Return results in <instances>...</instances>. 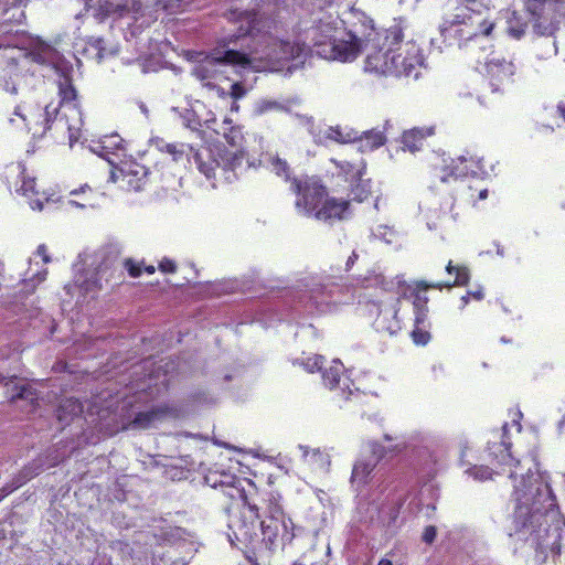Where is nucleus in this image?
I'll return each mask as SVG.
<instances>
[{
	"label": "nucleus",
	"instance_id": "obj_1",
	"mask_svg": "<svg viewBox=\"0 0 565 565\" xmlns=\"http://www.w3.org/2000/svg\"><path fill=\"white\" fill-rule=\"evenodd\" d=\"M509 425L505 423L495 439L488 441L489 456L499 465L508 466L513 481L515 501L513 523L516 532H527L536 548L561 555L565 520L559 518L556 497L529 458L515 459L511 454Z\"/></svg>",
	"mask_w": 565,
	"mask_h": 565
},
{
	"label": "nucleus",
	"instance_id": "obj_2",
	"mask_svg": "<svg viewBox=\"0 0 565 565\" xmlns=\"http://www.w3.org/2000/svg\"><path fill=\"white\" fill-rule=\"evenodd\" d=\"M205 481L212 488L220 489L233 502L227 508V536L231 544L242 551L255 550L258 542L256 523L260 519L255 482L225 472L209 473Z\"/></svg>",
	"mask_w": 565,
	"mask_h": 565
},
{
	"label": "nucleus",
	"instance_id": "obj_3",
	"mask_svg": "<svg viewBox=\"0 0 565 565\" xmlns=\"http://www.w3.org/2000/svg\"><path fill=\"white\" fill-rule=\"evenodd\" d=\"M142 408L143 403L139 394L110 402L98 412L102 429L108 436L128 430H146L169 413L168 406H153L147 411Z\"/></svg>",
	"mask_w": 565,
	"mask_h": 565
},
{
	"label": "nucleus",
	"instance_id": "obj_4",
	"mask_svg": "<svg viewBox=\"0 0 565 565\" xmlns=\"http://www.w3.org/2000/svg\"><path fill=\"white\" fill-rule=\"evenodd\" d=\"M290 190L296 195L295 207L318 221L343 220L350 201L329 196L328 188L318 175L294 177Z\"/></svg>",
	"mask_w": 565,
	"mask_h": 565
},
{
	"label": "nucleus",
	"instance_id": "obj_5",
	"mask_svg": "<svg viewBox=\"0 0 565 565\" xmlns=\"http://www.w3.org/2000/svg\"><path fill=\"white\" fill-rule=\"evenodd\" d=\"M55 55L51 45H40L32 51L0 45V89L17 95L21 81L30 73L31 66L51 63Z\"/></svg>",
	"mask_w": 565,
	"mask_h": 565
},
{
	"label": "nucleus",
	"instance_id": "obj_6",
	"mask_svg": "<svg viewBox=\"0 0 565 565\" xmlns=\"http://www.w3.org/2000/svg\"><path fill=\"white\" fill-rule=\"evenodd\" d=\"M55 57L50 64L54 65V68L58 73L57 94L60 97L58 108L54 107V124L56 129L63 135L67 134L71 139L75 132H77L83 125V114L81 109V102L78 93L73 84V66L72 65H56L58 53L55 49ZM45 63L44 65H46Z\"/></svg>",
	"mask_w": 565,
	"mask_h": 565
},
{
	"label": "nucleus",
	"instance_id": "obj_7",
	"mask_svg": "<svg viewBox=\"0 0 565 565\" xmlns=\"http://www.w3.org/2000/svg\"><path fill=\"white\" fill-rule=\"evenodd\" d=\"M494 22L481 19L467 7L458 8L456 13L444 19L440 24V34L445 39L452 34L458 38L459 46H468L469 42H477L480 38L489 36Z\"/></svg>",
	"mask_w": 565,
	"mask_h": 565
},
{
	"label": "nucleus",
	"instance_id": "obj_8",
	"mask_svg": "<svg viewBox=\"0 0 565 565\" xmlns=\"http://www.w3.org/2000/svg\"><path fill=\"white\" fill-rule=\"evenodd\" d=\"M189 162L207 179L215 178L216 170L224 173L233 172L242 166L244 152L242 150H228L224 146H200L199 148L189 147Z\"/></svg>",
	"mask_w": 565,
	"mask_h": 565
},
{
	"label": "nucleus",
	"instance_id": "obj_9",
	"mask_svg": "<svg viewBox=\"0 0 565 565\" xmlns=\"http://www.w3.org/2000/svg\"><path fill=\"white\" fill-rule=\"evenodd\" d=\"M8 189L25 196L33 210L41 211L49 201L47 192L38 183L33 172H30L23 162H10L1 173Z\"/></svg>",
	"mask_w": 565,
	"mask_h": 565
},
{
	"label": "nucleus",
	"instance_id": "obj_10",
	"mask_svg": "<svg viewBox=\"0 0 565 565\" xmlns=\"http://www.w3.org/2000/svg\"><path fill=\"white\" fill-rule=\"evenodd\" d=\"M452 279L446 281L427 282L425 280L417 281L413 290H411L408 298L412 299L414 317H428V302L429 298L426 295L428 289L443 290L444 288L450 289L452 287H465L470 281V269L466 265L454 264L449 260L445 267Z\"/></svg>",
	"mask_w": 565,
	"mask_h": 565
},
{
	"label": "nucleus",
	"instance_id": "obj_11",
	"mask_svg": "<svg viewBox=\"0 0 565 565\" xmlns=\"http://www.w3.org/2000/svg\"><path fill=\"white\" fill-rule=\"evenodd\" d=\"M14 114L23 120L25 128L33 137H43L50 130L62 134L54 124L51 105L41 107L34 103H23L15 107Z\"/></svg>",
	"mask_w": 565,
	"mask_h": 565
},
{
	"label": "nucleus",
	"instance_id": "obj_12",
	"mask_svg": "<svg viewBox=\"0 0 565 565\" xmlns=\"http://www.w3.org/2000/svg\"><path fill=\"white\" fill-rule=\"evenodd\" d=\"M484 76L493 93H508L516 82V66L511 58L493 55L486 62Z\"/></svg>",
	"mask_w": 565,
	"mask_h": 565
},
{
	"label": "nucleus",
	"instance_id": "obj_13",
	"mask_svg": "<svg viewBox=\"0 0 565 565\" xmlns=\"http://www.w3.org/2000/svg\"><path fill=\"white\" fill-rule=\"evenodd\" d=\"M231 18L238 23L237 38L241 36H258L270 34L271 31H277L281 25V20L277 15H259L255 11H231Z\"/></svg>",
	"mask_w": 565,
	"mask_h": 565
},
{
	"label": "nucleus",
	"instance_id": "obj_14",
	"mask_svg": "<svg viewBox=\"0 0 565 565\" xmlns=\"http://www.w3.org/2000/svg\"><path fill=\"white\" fill-rule=\"evenodd\" d=\"M149 169L134 159L120 161L111 169V180L119 189L138 192L149 182Z\"/></svg>",
	"mask_w": 565,
	"mask_h": 565
},
{
	"label": "nucleus",
	"instance_id": "obj_15",
	"mask_svg": "<svg viewBox=\"0 0 565 565\" xmlns=\"http://www.w3.org/2000/svg\"><path fill=\"white\" fill-rule=\"evenodd\" d=\"M260 530V543L268 551L284 547L295 539V524L292 520H262Z\"/></svg>",
	"mask_w": 565,
	"mask_h": 565
},
{
	"label": "nucleus",
	"instance_id": "obj_16",
	"mask_svg": "<svg viewBox=\"0 0 565 565\" xmlns=\"http://www.w3.org/2000/svg\"><path fill=\"white\" fill-rule=\"evenodd\" d=\"M362 49V40L355 34L343 29V33L335 38L328 49H322L319 53L328 55L330 58L341 62H349L359 55Z\"/></svg>",
	"mask_w": 565,
	"mask_h": 565
},
{
	"label": "nucleus",
	"instance_id": "obj_17",
	"mask_svg": "<svg viewBox=\"0 0 565 565\" xmlns=\"http://www.w3.org/2000/svg\"><path fill=\"white\" fill-rule=\"evenodd\" d=\"M391 76L417 77L418 67L422 65V56L414 45L406 51L393 52Z\"/></svg>",
	"mask_w": 565,
	"mask_h": 565
},
{
	"label": "nucleus",
	"instance_id": "obj_18",
	"mask_svg": "<svg viewBox=\"0 0 565 565\" xmlns=\"http://www.w3.org/2000/svg\"><path fill=\"white\" fill-rule=\"evenodd\" d=\"M462 169L458 167L457 157L437 154L429 164V177L434 183L450 182L460 179Z\"/></svg>",
	"mask_w": 565,
	"mask_h": 565
},
{
	"label": "nucleus",
	"instance_id": "obj_19",
	"mask_svg": "<svg viewBox=\"0 0 565 565\" xmlns=\"http://www.w3.org/2000/svg\"><path fill=\"white\" fill-rule=\"evenodd\" d=\"M281 495L277 491H259L257 504L263 510L264 520H291L286 515Z\"/></svg>",
	"mask_w": 565,
	"mask_h": 565
},
{
	"label": "nucleus",
	"instance_id": "obj_20",
	"mask_svg": "<svg viewBox=\"0 0 565 565\" xmlns=\"http://www.w3.org/2000/svg\"><path fill=\"white\" fill-rule=\"evenodd\" d=\"M330 162L335 168V175L348 183H353L355 180L364 175L366 163L364 159L359 156L358 159H338L331 158Z\"/></svg>",
	"mask_w": 565,
	"mask_h": 565
},
{
	"label": "nucleus",
	"instance_id": "obj_21",
	"mask_svg": "<svg viewBox=\"0 0 565 565\" xmlns=\"http://www.w3.org/2000/svg\"><path fill=\"white\" fill-rule=\"evenodd\" d=\"M525 9L535 19L544 18L548 10L551 20H557L565 15V0H525Z\"/></svg>",
	"mask_w": 565,
	"mask_h": 565
},
{
	"label": "nucleus",
	"instance_id": "obj_22",
	"mask_svg": "<svg viewBox=\"0 0 565 565\" xmlns=\"http://www.w3.org/2000/svg\"><path fill=\"white\" fill-rule=\"evenodd\" d=\"M311 32L313 45L328 49L335 38L343 33V28H338L333 22L321 19L313 25Z\"/></svg>",
	"mask_w": 565,
	"mask_h": 565
},
{
	"label": "nucleus",
	"instance_id": "obj_23",
	"mask_svg": "<svg viewBox=\"0 0 565 565\" xmlns=\"http://www.w3.org/2000/svg\"><path fill=\"white\" fill-rule=\"evenodd\" d=\"M392 50L383 51L382 49L367 53L364 70L379 75H391L392 71Z\"/></svg>",
	"mask_w": 565,
	"mask_h": 565
},
{
	"label": "nucleus",
	"instance_id": "obj_24",
	"mask_svg": "<svg viewBox=\"0 0 565 565\" xmlns=\"http://www.w3.org/2000/svg\"><path fill=\"white\" fill-rule=\"evenodd\" d=\"M435 134V127H414L405 130L401 137V143L404 150L411 152L419 151L425 140Z\"/></svg>",
	"mask_w": 565,
	"mask_h": 565
},
{
	"label": "nucleus",
	"instance_id": "obj_25",
	"mask_svg": "<svg viewBox=\"0 0 565 565\" xmlns=\"http://www.w3.org/2000/svg\"><path fill=\"white\" fill-rule=\"evenodd\" d=\"M83 414V404L75 397H67L62 399L57 409L56 417L60 423L68 424L75 417Z\"/></svg>",
	"mask_w": 565,
	"mask_h": 565
},
{
	"label": "nucleus",
	"instance_id": "obj_26",
	"mask_svg": "<svg viewBox=\"0 0 565 565\" xmlns=\"http://www.w3.org/2000/svg\"><path fill=\"white\" fill-rule=\"evenodd\" d=\"M430 322L428 317H414V326L411 331V339L414 344L418 347H425L431 340Z\"/></svg>",
	"mask_w": 565,
	"mask_h": 565
},
{
	"label": "nucleus",
	"instance_id": "obj_27",
	"mask_svg": "<svg viewBox=\"0 0 565 565\" xmlns=\"http://www.w3.org/2000/svg\"><path fill=\"white\" fill-rule=\"evenodd\" d=\"M457 161L458 167L462 169V172L459 173L460 179L467 177H477L487 172L483 159L481 158H477L475 156H459L457 157Z\"/></svg>",
	"mask_w": 565,
	"mask_h": 565
},
{
	"label": "nucleus",
	"instance_id": "obj_28",
	"mask_svg": "<svg viewBox=\"0 0 565 565\" xmlns=\"http://www.w3.org/2000/svg\"><path fill=\"white\" fill-rule=\"evenodd\" d=\"M350 184V193L349 196H351V200L356 202H363L369 199V196L372 193V186H371V180L370 179H361L355 180L353 183Z\"/></svg>",
	"mask_w": 565,
	"mask_h": 565
},
{
	"label": "nucleus",
	"instance_id": "obj_29",
	"mask_svg": "<svg viewBox=\"0 0 565 565\" xmlns=\"http://www.w3.org/2000/svg\"><path fill=\"white\" fill-rule=\"evenodd\" d=\"M214 63H223L230 65H248L250 63V58L246 53L236 51V50H227L221 56H214L212 58Z\"/></svg>",
	"mask_w": 565,
	"mask_h": 565
},
{
	"label": "nucleus",
	"instance_id": "obj_30",
	"mask_svg": "<svg viewBox=\"0 0 565 565\" xmlns=\"http://www.w3.org/2000/svg\"><path fill=\"white\" fill-rule=\"evenodd\" d=\"M324 362V356L320 354H313L307 358L298 359L294 362V364L301 366L308 373H316L322 370Z\"/></svg>",
	"mask_w": 565,
	"mask_h": 565
},
{
	"label": "nucleus",
	"instance_id": "obj_31",
	"mask_svg": "<svg viewBox=\"0 0 565 565\" xmlns=\"http://www.w3.org/2000/svg\"><path fill=\"white\" fill-rule=\"evenodd\" d=\"M361 142L365 148L374 150L386 142V137L383 131L373 129L363 134Z\"/></svg>",
	"mask_w": 565,
	"mask_h": 565
},
{
	"label": "nucleus",
	"instance_id": "obj_32",
	"mask_svg": "<svg viewBox=\"0 0 565 565\" xmlns=\"http://www.w3.org/2000/svg\"><path fill=\"white\" fill-rule=\"evenodd\" d=\"M374 469V463L367 461H358L352 469L351 481L358 483H365L367 477Z\"/></svg>",
	"mask_w": 565,
	"mask_h": 565
},
{
	"label": "nucleus",
	"instance_id": "obj_33",
	"mask_svg": "<svg viewBox=\"0 0 565 565\" xmlns=\"http://www.w3.org/2000/svg\"><path fill=\"white\" fill-rule=\"evenodd\" d=\"M15 399H26L33 405L35 402H38V393L28 384L20 386L15 385L13 387V393L10 396V401L14 402Z\"/></svg>",
	"mask_w": 565,
	"mask_h": 565
},
{
	"label": "nucleus",
	"instance_id": "obj_34",
	"mask_svg": "<svg viewBox=\"0 0 565 565\" xmlns=\"http://www.w3.org/2000/svg\"><path fill=\"white\" fill-rule=\"evenodd\" d=\"M341 376H342L341 365H332L323 371L322 381H323V384L328 388L333 390V388L338 387Z\"/></svg>",
	"mask_w": 565,
	"mask_h": 565
},
{
	"label": "nucleus",
	"instance_id": "obj_35",
	"mask_svg": "<svg viewBox=\"0 0 565 565\" xmlns=\"http://www.w3.org/2000/svg\"><path fill=\"white\" fill-rule=\"evenodd\" d=\"M271 167H273L274 172L278 177L284 178L285 181H287L291 184V180L294 178L291 177V169L286 160L276 157L271 160Z\"/></svg>",
	"mask_w": 565,
	"mask_h": 565
},
{
	"label": "nucleus",
	"instance_id": "obj_36",
	"mask_svg": "<svg viewBox=\"0 0 565 565\" xmlns=\"http://www.w3.org/2000/svg\"><path fill=\"white\" fill-rule=\"evenodd\" d=\"M152 3L157 9L175 12L182 8L184 0H152Z\"/></svg>",
	"mask_w": 565,
	"mask_h": 565
},
{
	"label": "nucleus",
	"instance_id": "obj_37",
	"mask_svg": "<svg viewBox=\"0 0 565 565\" xmlns=\"http://www.w3.org/2000/svg\"><path fill=\"white\" fill-rule=\"evenodd\" d=\"M189 147H191L190 145H175V143H168L166 146V151L170 154H172L173 157V160H179L180 157L186 152V156L189 157L190 154V149Z\"/></svg>",
	"mask_w": 565,
	"mask_h": 565
},
{
	"label": "nucleus",
	"instance_id": "obj_38",
	"mask_svg": "<svg viewBox=\"0 0 565 565\" xmlns=\"http://www.w3.org/2000/svg\"><path fill=\"white\" fill-rule=\"evenodd\" d=\"M142 265H143V262L139 264V263H136L131 258H126L124 260V267L128 271L129 276L132 278H137V277L141 276V273H142L141 266Z\"/></svg>",
	"mask_w": 565,
	"mask_h": 565
},
{
	"label": "nucleus",
	"instance_id": "obj_39",
	"mask_svg": "<svg viewBox=\"0 0 565 565\" xmlns=\"http://www.w3.org/2000/svg\"><path fill=\"white\" fill-rule=\"evenodd\" d=\"M158 269L162 274H174L177 273L178 265L173 259L164 257L159 262Z\"/></svg>",
	"mask_w": 565,
	"mask_h": 565
},
{
	"label": "nucleus",
	"instance_id": "obj_40",
	"mask_svg": "<svg viewBox=\"0 0 565 565\" xmlns=\"http://www.w3.org/2000/svg\"><path fill=\"white\" fill-rule=\"evenodd\" d=\"M484 298V291L481 286L477 287L473 290H468L465 296L461 297V300L465 305L468 303L470 299H473L476 301H481Z\"/></svg>",
	"mask_w": 565,
	"mask_h": 565
},
{
	"label": "nucleus",
	"instance_id": "obj_41",
	"mask_svg": "<svg viewBox=\"0 0 565 565\" xmlns=\"http://www.w3.org/2000/svg\"><path fill=\"white\" fill-rule=\"evenodd\" d=\"M437 536V529L434 525H427L424 529L422 540L426 544H433Z\"/></svg>",
	"mask_w": 565,
	"mask_h": 565
},
{
	"label": "nucleus",
	"instance_id": "obj_42",
	"mask_svg": "<svg viewBox=\"0 0 565 565\" xmlns=\"http://www.w3.org/2000/svg\"><path fill=\"white\" fill-rule=\"evenodd\" d=\"M246 94L245 87L241 83H234L231 86V96L234 99H239Z\"/></svg>",
	"mask_w": 565,
	"mask_h": 565
},
{
	"label": "nucleus",
	"instance_id": "obj_43",
	"mask_svg": "<svg viewBox=\"0 0 565 565\" xmlns=\"http://www.w3.org/2000/svg\"><path fill=\"white\" fill-rule=\"evenodd\" d=\"M392 36V43H398L403 39V32L399 28H395L390 31V35H387V39Z\"/></svg>",
	"mask_w": 565,
	"mask_h": 565
},
{
	"label": "nucleus",
	"instance_id": "obj_44",
	"mask_svg": "<svg viewBox=\"0 0 565 565\" xmlns=\"http://www.w3.org/2000/svg\"><path fill=\"white\" fill-rule=\"evenodd\" d=\"M38 254L42 257V259H43V262H44L45 264L50 263L51 258H50V256H49V255H47V253H46V247H45V245H40V246L38 247Z\"/></svg>",
	"mask_w": 565,
	"mask_h": 565
},
{
	"label": "nucleus",
	"instance_id": "obj_45",
	"mask_svg": "<svg viewBox=\"0 0 565 565\" xmlns=\"http://www.w3.org/2000/svg\"><path fill=\"white\" fill-rule=\"evenodd\" d=\"M358 258H359V255L356 254V252H352V254L349 256L347 264H345L347 270L351 269V267L355 264Z\"/></svg>",
	"mask_w": 565,
	"mask_h": 565
},
{
	"label": "nucleus",
	"instance_id": "obj_46",
	"mask_svg": "<svg viewBox=\"0 0 565 565\" xmlns=\"http://www.w3.org/2000/svg\"><path fill=\"white\" fill-rule=\"evenodd\" d=\"M305 50V44L300 45V44H296L292 50H291V55L292 57H298L301 52Z\"/></svg>",
	"mask_w": 565,
	"mask_h": 565
},
{
	"label": "nucleus",
	"instance_id": "obj_47",
	"mask_svg": "<svg viewBox=\"0 0 565 565\" xmlns=\"http://www.w3.org/2000/svg\"><path fill=\"white\" fill-rule=\"evenodd\" d=\"M3 2L7 7L17 8L23 3V0H3Z\"/></svg>",
	"mask_w": 565,
	"mask_h": 565
},
{
	"label": "nucleus",
	"instance_id": "obj_48",
	"mask_svg": "<svg viewBox=\"0 0 565 565\" xmlns=\"http://www.w3.org/2000/svg\"><path fill=\"white\" fill-rule=\"evenodd\" d=\"M70 203L73 204V205H76V206H79V207H86L88 205H92L88 200H85L84 202H79V201H76V200H73L71 199L70 200Z\"/></svg>",
	"mask_w": 565,
	"mask_h": 565
},
{
	"label": "nucleus",
	"instance_id": "obj_49",
	"mask_svg": "<svg viewBox=\"0 0 565 565\" xmlns=\"http://www.w3.org/2000/svg\"><path fill=\"white\" fill-rule=\"evenodd\" d=\"M86 191L92 192V189H90L89 186H82L79 190H73V191L71 192V195H72V196H75V195L79 194L81 192H82V193H85Z\"/></svg>",
	"mask_w": 565,
	"mask_h": 565
},
{
	"label": "nucleus",
	"instance_id": "obj_50",
	"mask_svg": "<svg viewBox=\"0 0 565 565\" xmlns=\"http://www.w3.org/2000/svg\"><path fill=\"white\" fill-rule=\"evenodd\" d=\"M487 196H488V190L487 189L479 190L478 198H477L478 200H484V199H487Z\"/></svg>",
	"mask_w": 565,
	"mask_h": 565
},
{
	"label": "nucleus",
	"instance_id": "obj_51",
	"mask_svg": "<svg viewBox=\"0 0 565 565\" xmlns=\"http://www.w3.org/2000/svg\"><path fill=\"white\" fill-rule=\"evenodd\" d=\"M143 270L147 274L152 275L156 273V267L153 265L143 266Z\"/></svg>",
	"mask_w": 565,
	"mask_h": 565
},
{
	"label": "nucleus",
	"instance_id": "obj_52",
	"mask_svg": "<svg viewBox=\"0 0 565 565\" xmlns=\"http://www.w3.org/2000/svg\"><path fill=\"white\" fill-rule=\"evenodd\" d=\"M377 565H393V563L387 558H382Z\"/></svg>",
	"mask_w": 565,
	"mask_h": 565
},
{
	"label": "nucleus",
	"instance_id": "obj_53",
	"mask_svg": "<svg viewBox=\"0 0 565 565\" xmlns=\"http://www.w3.org/2000/svg\"><path fill=\"white\" fill-rule=\"evenodd\" d=\"M387 330L390 331L391 334H394L396 333L398 330H401V326L397 323L396 328L395 329H392V328H387Z\"/></svg>",
	"mask_w": 565,
	"mask_h": 565
},
{
	"label": "nucleus",
	"instance_id": "obj_54",
	"mask_svg": "<svg viewBox=\"0 0 565 565\" xmlns=\"http://www.w3.org/2000/svg\"><path fill=\"white\" fill-rule=\"evenodd\" d=\"M204 70L201 68V70H198V75L201 79H205L207 76L205 74H203Z\"/></svg>",
	"mask_w": 565,
	"mask_h": 565
},
{
	"label": "nucleus",
	"instance_id": "obj_55",
	"mask_svg": "<svg viewBox=\"0 0 565 565\" xmlns=\"http://www.w3.org/2000/svg\"><path fill=\"white\" fill-rule=\"evenodd\" d=\"M563 427H565V416L559 422V428H563Z\"/></svg>",
	"mask_w": 565,
	"mask_h": 565
},
{
	"label": "nucleus",
	"instance_id": "obj_56",
	"mask_svg": "<svg viewBox=\"0 0 565 565\" xmlns=\"http://www.w3.org/2000/svg\"><path fill=\"white\" fill-rule=\"evenodd\" d=\"M96 289H102V285L98 281L93 282Z\"/></svg>",
	"mask_w": 565,
	"mask_h": 565
},
{
	"label": "nucleus",
	"instance_id": "obj_57",
	"mask_svg": "<svg viewBox=\"0 0 565 565\" xmlns=\"http://www.w3.org/2000/svg\"><path fill=\"white\" fill-rule=\"evenodd\" d=\"M3 495L9 494L10 490L6 491V489H2Z\"/></svg>",
	"mask_w": 565,
	"mask_h": 565
},
{
	"label": "nucleus",
	"instance_id": "obj_58",
	"mask_svg": "<svg viewBox=\"0 0 565 565\" xmlns=\"http://www.w3.org/2000/svg\"><path fill=\"white\" fill-rule=\"evenodd\" d=\"M3 495L9 494L10 490L6 491V489H2Z\"/></svg>",
	"mask_w": 565,
	"mask_h": 565
},
{
	"label": "nucleus",
	"instance_id": "obj_59",
	"mask_svg": "<svg viewBox=\"0 0 565 565\" xmlns=\"http://www.w3.org/2000/svg\"><path fill=\"white\" fill-rule=\"evenodd\" d=\"M394 318L397 319V311H394Z\"/></svg>",
	"mask_w": 565,
	"mask_h": 565
},
{
	"label": "nucleus",
	"instance_id": "obj_60",
	"mask_svg": "<svg viewBox=\"0 0 565 565\" xmlns=\"http://www.w3.org/2000/svg\"><path fill=\"white\" fill-rule=\"evenodd\" d=\"M470 199L475 202V198H473V194H470Z\"/></svg>",
	"mask_w": 565,
	"mask_h": 565
},
{
	"label": "nucleus",
	"instance_id": "obj_61",
	"mask_svg": "<svg viewBox=\"0 0 565 565\" xmlns=\"http://www.w3.org/2000/svg\"><path fill=\"white\" fill-rule=\"evenodd\" d=\"M6 380V377H0V382H3Z\"/></svg>",
	"mask_w": 565,
	"mask_h": 565
}]
</instances>
